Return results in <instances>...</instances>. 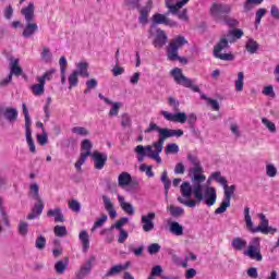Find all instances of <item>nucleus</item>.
Instances as JSON below:
<instances>
[{"label": "nucleus", "mask_w": 279, "mask_h": 279, "mask_svg": "<svg viewBox=\"0 0 279 279\" xmlns=\"http://www.w3.org/2000/svg\"><path fill=\"white\" fill-rule=\"evenodd\" d=\"M72 134H76V136H88L90 132L84 126H74L72 128Z\"/></svg>", "instance_id": "nucleus-52"}, {"label": "nucleus", "mask_w": 279, "mask_h": 279, "mask_svg": "<svg viewBox=\"0 0 279 279\" xmlns=\"http://www.w3.org/2000/svg\"><path fill=\"white\" fill-rule=\"evenodd\" d=\"M97 257L94 255L89 256L88 259L85 260L83 265H81L80 269L76 271L75 276L77 279H84L86 276H89L90 271H93V267H95V263Z\"/></svg>", "instance_id": "nucleus-8"}, {"label": "nucleus", "mask_w": 279, "mask_h": 279, "mask_svg": "<svg viewBox=\"0 0 279 279\" xmlns=\"http://www.w3.org/2000/svg\"><path fill=\"white\" fill-rule=\"evenodd\" d=\"M130 265H132V263L126 262L125 264H118L112 266L106 272V278H112V276H118V274H121L122 271H126V269H130Z\"/></svg>", "instance_id": "nucleus-16"}, {"label": "nucleus", "mask_w": 279, "mask_h": 279, "mask_svg": "<svg viewBox=\"0 0 279 279\" xmlns=\"http://www.w3.org/2000/svg\"><path fill=\"white\" fill-rule=\"evenodd\" d=\"M74 73L80 77H90V73L88 72V62L81 61L76 63V70H74Z\"/></svg>", "instance_id": "nucleus-22"}, {"label": "nucleus", "mask_w": 279, "mask_h": 279, "mask_svg": "<svg viewBox=\"0 0 279 279\" xmlns=\"http://www.w3.org/2000/svg\"><path fill=\"white\" fill-rule=\"evenodd\" d=\"M163 186H165V191H166V195H169V190L171 189V180H169V175L167 173V170H165L161 173V178H160Z\"/></svg>", "instance_id": "nucleus-42"}, {"label": "nucleus", "mask_w": 279, "mask_h": 279, "mask_svg": "<svg viewBox=\"0 0 279 279\" xmlns=\"http://www.w3.org/2000/svg\"><path fill=\"white\" fill-rule=\"evenodd\" d=\"M38 84H33L29 86V90L35 97H43L45 95V84L43 81H37Z\"/></svg>", "instance_id": "nucleus-26"}, {"label": "nucleus", "mask_w": 279, "mask_h": 279, "mask_svg": "<svg viewBox=\"0 0 279 279\" xmlns=\"http://www.w3.org/2000/svg\"><path fill=\"white\" fill-rule=\"evenodd\" d=\"M81 149L85 151V154H93L90 149H93V143L90 140H83L81 143Z\"/></svg>", "instance_id": "nucleus-55"}, {"label": "nucleus", "mask_w": 279, "mask_h": 279, "mask_svg": "<svg viewBox=\"0 0 279 279\" xmlns=\"http://www.w3.org/2000/svg\"><path fill=\"white\" fill-rule=\"evenodd\" d=\"M90 158L94 160L95 169L101 171L104 167H106V162H108V155L106 153H100L99 150H95L90 153Z\"/></svg>", "instance_id": "nucleus-11"}, {"label": "nucleus", "mask_w": 279, "mask_h": 279, "mask_svg": "<svg viewBox=\"0 0 279 279\" xmlns=\"http://www.w3.org/2000/svg\"><path fill=\"white\" fill-rule=\"evenodd\" d=\"M17 233L20 236H27V234H29V223L26 221H20L17 225Z\"/></svg>", "instance_id": "nucleus-37"}, {"label": "nucleus", "mask_w": 279, "mask_h": 279, "mask_svg": "<svg viewBox=\"0 0 279 279\" xmlns=\"http://www.w3.org/2000/svg\"><path fill=\"white\" fill-rule=\"evenodd\" d=\"M186 38L182 37V36H178L174 39H172V41L170 43V45L172 47H175L178 50L181 49V47H184V45H186Z\"/></svg>", "instance_id": "nucleus-45"}, {"label": "nucleus", "mask_w": 279, "mask_h": 279, "mask_svg": "<svg viewBox=\"0 0 279 279\" xmlns=\"http://www.w3.org/2000/svg\"><path fill=\"white\" fill-rule=\"evenodd\" d=\"M156 25H166L167 27H178V22L167 17V15L161 13H155L153 15V27Z\"/></svg>", "instance_id": "nucleus-10"}, {"label": "nucleus", "mask_w": 279, "mask_h": 279, "mask_svg": "<svg viewBox=\"0 0 279 279\" xmlns=\"http://www.w3.org/2000/svg\"><path fill=\"white\" fill-rule=\"evenodd\" d=\"M119 110H121V102H113L109 111V117H118Z\"/></svg>", "instance_id": "nucleus-63"}, {"label": "nucleus", "mask_w": 279, "mask_h": 279, "mask_svg": "<svg viewBox=\"0 0 279 279\" xmlns=\"http://www.w3.org/2000/svg\"><path fill=\"white\" fill-rule=\"evenodd\" d=\"M78 74L77 72L72 71V73H70L69 77H68V82H69V89L71 90V88H75V86H77V84H80V78H78Z\"/></svg>", "instance_id": "nucleus-38"}, {"label": "nucleus", "mask_w": 279, "mask_h": 279, "mask_svg": "<svg viewBox=\"0 0 279 279\" xmlns=\"http://www.w3.org/2000/svg\"><path fill=\"white\" fill-rule=\"evenodd\" d=\"M11 77L12 75H15L16 77L23 75V69L19 66V59H12L10 62V74Z\"/></svg>", "instance_id": "nucleus-31"}, {"label": "nucleus", "mask_w": 279, "mask_h": 279, "mask_svg": "<svg viewBox=\"0 0 279 279\" xmlns=\"http://www.w3.org/2000/svg\"><path fill=\"white\" fill-rule=\"evenodd\" d=\"M22 109L24 112L25 119V132L26 136L32 135V118H29V110L27 109V105L24 102L22 104Z\"/></svg>", "instance_id": "nucleus-25"}, {"label": "nucleus", "mask_w": 279, "mask_h": 279, "mask_svg": "<svg viewBox=\"0 0 279 279\" xmlns=\"http://www.w3.org/2000/svg\"><path fill=\"white\" fill-rule=\"evenodd\" d=\"M78 239L82 244V250L84 254L90 250V235H88V232L86 230H82L78 234Z\"/></svg>", "instance_id": "nucleus-21"}, {"label": "nucleus", "mask_w": 279, "mask_h": 279, "mask_svg": "<svg viewBox=\"0 0 279 279\" xmlns=\"http://www.w3.org/2000/svg\"><path fill=\"white\" fill-rule=\"evenodd\" d=\"M88 156H90V153H81L80 159L75 162V169L82 171V165L86 162Z\"/></svg>", "instance_id": "nucleus-53"}, {"label": "nucleus", "mask_w": 279, "mask_h": 279, "mask_svg": "<svg viewBox=\"0 0 279 279\" xmlns=\"http://www.w3.org/2000/svg\"><path fill=\"white\" fill-rule=\"evenodd\" d=\"M0 215L4 226H10V219L8 218V213H5V206H3V197L0 196Z\"/></svg>", "instance_id": "nucleus-44"}, {"label": "nucleus", "mask_w": 279, "mask_h": 279, "mask_svg": "<svg viewBox=\"0 0 279 279\" xmlns=\"http://www.w3.org/2000/svg\"><path fill=\"white\" fill-rule=\"evenodd\" d=\"M170 75L173 77L175 84L184 86V88H191L194 93H199V86L193 85V81L184 74H182V69L174 68L171 70Z\"/></svg>", "instance_id": "nucleus-6"}, {"label": "nucleus", "mask_w": 279, "mask_h": 279, "mask_svg": "<svg viewBox=\"0 0 279 279\" xmlns=\"http://www.w3.org/2000/svg\"><path fill=\"white\" fill-rule=\"evenodd\" d=\"M118 202L120 204V207L126 215H134V206L132 204L125 202V197L118 195Z\"/></svg>", "instance_id": "nucleus-28"}, {"label": "nucleus", "mask_w": 279, "mask_h": 279, "mask_svg": "<svg viewBox=\"0 0 279 279\" xmlns=\"http://www.w3.org/2000/svg\"><path fill=\"white\" fill-rule=\"evenodd\" d=\"M232 7L229 4L214 3L210 8V14L214 19H221L223 14H230Z\"/></svg>", "instance_id": "nucleus-9"}, {"label": "nucleus", "mask_w": 279, "mask_h": 279, "mask_svg": "<svg viewBox=\"0 0 279 279\" xmlns=\"http://www.w3.org/2000/svg\"><path fill=\"white\" fill-rule=\"evenodd\" d=\"M108 221V216L107 215H102L100 218H98L93 228H92V232H95V230H97V228H101V226H104V223H106Z\"/></svg>", "instance_id": "nucleus-57"}, {"label": "nucleus", "mask_w": 279, "mask_h": 279, "mask_svg": "<svg viewBox=\"0 0 279 279\" xmlns=\"http://www.w3.org/2000/svg\"><path fill=\"white\" fill-rule=\"evenodd\" d=\"M223 191H225V198L223 199H228L230 202V199H232V196L234 195V191H236V186L231 185L228 186V183L226 185L222 186Z\"/></svg>", "instance_id": "nucleus-43"}, {"label": "nucleus", "mask_w": 279, "mask_h": 279, "mask_svg": "<svg viewBox=\"0 0 279 279\" xmlns=\"http://www.w3.org/2000/svg\"><path fill=\"white\" fill-rule=\"evenodd\" d=\"M230 43H234V40H229L226 36L221 37L214 46V57L218 60H223L225 62H232V60H234V54L228 52Z\"/></svg>", "instance_id": "nucleus-3"}, {"label": "nucleus", "mask_w": 279, "mask_h": 279, "mask_svg": "<svg viewBox=\"0 0 279 279\" xmlns=\"http://www.w3.org/2000/svg\"><path fill=\"white\" fill-rule=\"evenodd\" d=\"M244 80H245V74L243 72H239L238 80L235 81L236 93H242L243 86H245Z\"/></svg>", "instance_id": "nucleus-40"}, {"label": "nucleus", "mask_w": 279, "mask_h": 279, "mask_svg": "<svg viewBox=\"0 0 279 279\" xmlns=\"http://www.w3.org/2000/svg\"><path fill=\"white\" fill-rule=\"evenodd\" d=\"M154 219H156V213L154 211L143 215L141 218L142 230H144L145 232H151L154 228H156Z\"/></svg>", "instance_id": "nucleus-12"}, {"label": "nucleus", "mask_w": 279, "mask_h": 279, "mask_svg": "<svg viewBox=\"0 0 279 279\" xmlns=\"http://www.w3.org/2000/svg\"><path fill=\"white\" fill-rule=\"evenodd\" d=\"M132 182V175L129 172H122L118 177V184L121 189H125V186H130Z\"/></svg>", "instance_id": "nucleus-29"}, {"label": "nucleus", "mask_w": 279, "mask_h": 279, "mask_svg": "<svg viewBox=\"0 0 279 279\" xmlns=\"http://www.w3.org/2000/svg\"><path fill=\"white\" fill-rule=\"evenodd\" d=\"M21 13L25 17L26 23L34 21V2H29L28 5L21 10Z\"/></svg>", "instance_id": "nucleus-27"}, {"label": "nucleus", "mask_w": 279, "mask_h": 279, "mask_svg": "<svg viewBox=\"0 0 279 279\" xmlns=\"http://www.w3.org/2000/svg\"><path fill=\"white\" fill-rule=\"evenodd\" d=\"M160 114H161V117H163V119H166V121H170L172 123L184 124V123H186V121H187L189 125H195V123H197V116L195 113H189L186 116L185 112L171 113L169 111L161 110Z\"/></svg>", "instance_id": "nucleus-4"}, {"label": "nucleus", "mask_w": 279, "mask_h": 279, "mask_svg": "<svg viewBox=\"0 0 279 279\" xmlns=\"http://www.w3.org/2000/svg\"><path fill=\"white\" fill-rule=\"evenodd\" d=\"M44 209H45V205L43 204V199L37 201V203H35V205L32 209V213L28 214V216H27L28 221L36 219V217H40V215H43Z\"/></svg>", "instance_id": "nucleus-20"}, {"label": "nucleus", "mask_w": 279, "mask_h": 279, "mask_svg": "<svg viewBox=\"0 0 279 279\" xmlns=\"http://www.w3.org/2000/svg\"><path fill=\"white\" fill-rule=\"evenodd\" d=\"M46 245H47V239L44 235H38L35 241V247L37 250H45Z\"/></svg>", "instance_id": "nucleus-56"}, {"label": "nucleus", "mask_w": 279, "mask_h": 279, "mask_svg": "<svg viewBox=\"0 0 279 279\" xmlns=\"http://www.w3.org/2000/svg\"><path fill=\"white\" fill-rule=\"evenodd\" d=\"M242 36H243V31L240 29V28H235V29L230 31L227 34V36H225V37L228 38V40H233V43H234V39H231V37H233L236 40H239V38H241Z\"/></svg>", "instance_id": "nucleus-49"}, {"label": "nucleus", "mask_w": 279, "mask_h": 279, "mask_svg": "<svg viewBox=\"0 0 279 279\" xmlns=\"http://www.w3.org/2000/svg\"><path fill=\"white\" fill-rule=\"evenodd\" d=\"M53 232L56 236L62 238V236H66L69 231H66V227L57 225L53 229Z\"/></svg>", "instance_id": "nucleus-58"}, {"label": "nucleus", "mask_w": 279, "mask_h": 279, "mask_svg": "<svg viewBox=\"0 0 279 279\" xmlns=\"http://www.w3.org/2000/svg\"><path fill=\"white\" fill-rule=\"evenodd\" d=\"M168 209L172 217H182V215H184V208L182 207L170 205Z\"/></svg>", "instance_id": "nucleus-50"}, {"label": "nucleus", "mask_w": 279, "mask_h": 279, "mask_svg": "<svg viewBox=\"0 0 279 279\" xmlns=\"http://www.w3.org/2000/svg\"><path fill=\"white\" fill-rule=\"evenodd\" d=\"M41 60L49 64L51 60H53V54L51 53V50L48 47H44L41 51Z\"/></svg>", "instance_id": "nucleus-46"}, {"label": "nucleus", "mask_w": 279, "mask_h": 279, "mask_svg": "<svg viewBox=\"0 0 279 279\" xmlns=\"http://www.w3.org/2000/svg\"><path fill=\"white\" fill-rule=\"evenodd\" d=\"M187 160L191 163L189 175L191 182H183L180 186L181 195L178 203L187 208H195L204 202L205 206H215L217 204V190L214 186L206 185V174H204V167L202 161L195 155H187Z\"/></svg>", "instance_id": "nucleus-1"}, {"label": "nucleus", "mask_w": 279, "mask_h": 279, "mask_svg": "<svg viewBox=\"0 0 279 279\" xmlns=\"http://www.w3.org/2000/svg\"><path fill=\"white\" fill-rule=\"evenodd\" d=\"M0 113L9 123H16L19 121V109L14 107H4L0 109Z\"/></svg>", "instance_id": "nucleus-13"}, {"label": "nucleus", "mask_w": 279, "mask_h": 279, "mask_svg": "<svg viewBox=\"0 0 279 279\" xmlns=\"http://www.w3.org/2000/svg\"><path fill=\"white\" fill-rule=\"evenodd\" d=\"M29 196L35 199V202H40L43 198L40 197V187L38 183H32L29 185Z\"/></svg>", "instance_id": "nucleus-34"}, {"label": "nucleus", "mask_w": 279, "mask_h": 279, "mask_svg": "<svg viewBox=\"0 0 279 279\" xmlns=\"http://www.w3.org/2000/svg\"><path fill=\"white\" fill-rule=\"evenodd\" d=\"M231 247H233L235 252H242V250L247 247V241L242 238H234L231 241Z\"/></svg>", "instance_id": "nucleus-32"}, {"label": "nucleus", "mask_w": 279, "mask_h": 279, "mask_svg": "<svg viewBox=\"0 0 279 279\" xmlns=\"http://www.w3.org/2000/svg\"><path fill=\"white\" fill-rule=\"evenodd\" d=\"M257 217L260 219V223L259 226L254 227V222H252V216H250V207L244 208V220L250 232L253 234H256V232H262V234H276V232H278V229L269 227V220L265 214H258Z\"/></svg>", "instance_id": "nucleus-2"}, {"label": "nucleus", "mask_w": 279, "mask_h": 279, "mask_svg": "<svg viewBox=\"0 0 279 279\" xmlns=\"http://www.w3.org/2000/svg\"><path fill=\"white\" fill-rule=\"evenodd\" d=\"M266 175H268V178H276V175H278V169L274 163L266 165Z\"/></svg>", "instance_id": "nucleus-54"}, {"label": "nucleus", "mask_w": 279, "mask_h": 279, "mask_svg": "<svg viewBox=\"0 0 279 279\" xmlns=\"http://www.w3.org/2000/svg\"><path fill=\"white\" fill-rule=\"evenodd\" d=\"M244 256H247L251 260H256L257 263L263 260V254H260V238H254L250 242L247 250L244 251Z\"/></svg>", "instance_id": "nucleus-7"}, {"label": "nucleus", "mask_w": 279, "mask_h": 279, "mask_svg": "<svg viewBox=\"0 0 279 279\" xmlns=\"http://www.w3.org/2000/svg\"><path fill=\"white\" fill-rule=\"evenodd\" d=\"M264 0H246L244 3V12H251L255 5H260Z\"/></svg>", "instance_id": "nucleus-48"}, {"label": "nucleus", "mask_w": 279, "mask_h": 279, "mask_svg": "<svg viewBox=\"0 0 279 279\" xmlns=\"http://www.w3.org/2000/svg\"><path fill=\"white\" fill-rule=\"evenodd\" d=\"M53 75H56V69H50L44 73L41 76L36 77V82H44V84H47V82H51L53 80Z\"/></svg>", "instance_id": "nucleus-35"}, {"label": "nucleus", "mask_w": 279, "mask_h": 279, "mask_svg": "<svg viewBox=\"0 0 279 279\" xmlns=\"http://www.w3.org/2000/svg\"><path fill=\"white\" fill-rule=\"evenodd\" d=\"M213 180L215 182H217L218 184H220V186H226L228 184V180L226 179V177L221 175V173L219 171L213 172L209 178H208V182H213Z\"/></svg>", "instance_id": "nucleus-33"}, {"label": "nucleus", "mask_w": 279, "mask_h": 279, "mask_svg": "<svg viewBox=\"0 0 279 279\" xmlns=\"http://www.w3.org/2000/svg\"><path fill=\"white\" fill-rule=\"evenodd\" d=\"M167 34L162 29H157L153 45L156 49H162L167 45Z\"/></svg>", "instance_id": "nucleus-18"}, {"label": "nucleus", "mask_w": 279, "mask_h": 279, "mask_svg": "<svg viewBox=\"0 0 279 279\" xmlns=\"http://www.w3.org/2000/svg\"><path fill=\"white\" fill-rule=\"evenodd\" d=\"M130 221V218L123 217L120 220H118L113 226H111V230L116 228V230H123V226Z\"/></svg>", "instance_id": "nucleus-61"}, {"label": "nucleus", "mask_w": 279, "mask_h": 279, "mask_svg": "<svg viewBox=\"0 0 279 279\" xmlns=\"http://www.w3.org/2000/svg\"><path fill=\"white\" fill-rule=\"evenodd\" d=\"M151 8H154V1L148 0L146 5L143 7L140 10V17H138V22L142 25H147L148 21H149V13L151 12Z\"/></svg>", "instance_id": "nucleus-14"}, {"label": "nucleus", "mask_w": 279, "mask_h": 279, "mask_svg": "<svg viewBox=\"0 0 279 279\" xmlns=\"http://www.w3.org/2000/svg\"><path fill=\"white\" fill-rule=\"evenodd\" d=\"M191 0H166V5L172 14H177L178 10L184 8Z\"/></svg>", "instance_id": "nucleus-17"}, {"label": "nucleus", "mask_w": 279, "mask_h": 279, "mask_svg": "<svg viewBox=\"0 0 279 279\" xmlns=\"http://www.w3.org/2000/svg\"><path fill=\"white\" fill-rule=\"evenodd\" d=\"M47 217H53L56 223H64V214H62V209L60 207L49 209L47 211Z\"/></svg>", "instance_id": "nucleus-23"}, {"label": "nucleus", "mask_w": 279, "mask_h": 279, "mask_svg": "<svg viewBox=\"0 0 279 279\" xmlns=\"http://www.w3.org/2000/svg\"><path fill=\"white\" fill-rule=\"evenodd\" d=\"M158 148H161L160 154H162V149H165V142L161 137H159L158 141L154 142L151 145H137L134 148V151L137 155L138 162H143V160H145V156L148 157V154H156V151H158Z\"/></svg>", "instance_id": "nucleus-5"}, {"label": "nucleus", "mask_w": 279, "mask_h": 279, "mask_svg": "<svg viewBox=\"0 0 279 279\" xmlns=\"http://www.w3.org/2000/svg\"><path fill=\"white\" fill-rule=\"evenodd\" d=\"M167 58L171 62H175V60H180V56H178V48L169 44L167 49Z\"/></svg>", "instance_id": "nucleus-36"}, {"label": "nucleus", "mask_w": 279, "mask_h": 279, "mask_svg": "<svg viewBox=\"0 0 279 279\" xmlns=\"http://www.w3.org/2000/svg\"><path fill=\"white\" fill-rule=\"evenodd\" d=\"M68 267H69V259L59 260L54 264V271H57V274H63L64 271H66Z\"/></svg>", "instance_id": "nucleus-39"}, {"label": "nucleus", "mask_w": 279, "mask_h": 279, "mask_svg": "<svg viewBox=\"0 0 279 279\" xmlns=\"http://www.w3.org/2000/svg\"><path fill=\"white\" fill-rule=\"evenodd\" d=\"M162 128L158 126V124L150 122L148 128L145 130V134H151V132H158L159 136H162Z\"/></svg>", "instance_id": "nucleus-51"}, {"label": "nucleus", "mask_w": 279, "mask_h": 279, "mask_svg": "<svg viewBox=\"0 0 279 279\" xmlns=\"http://www.w3.org/2000/svg\"><path fill=\"white\" fill-rule=\"evenodd\" d=\"M69 208L73 213H80V210H82V204H80V201L77 199H72L69 202Z\"/></svg>", "instance_id": "nucleus-60"}, {"label": "nucleus", "mask_w": 279, "mask_h": 279, "mask_svg": "<svg viewBox=\"0 0 279 279\" xmlns=\"http://www.w3.org/2000/svg\"><path fill=\"white\" fill-rule=\"evenodd\" d=\"M102 204L110 219H114L117 217V209H114V204H112V201L108 195H102Z\"/></svg>", "instance_id": "nucleus-19"}, {"label": "nucleus", "mask_w": 279, "mask_h": 279, "mask_svg": "<svg viewBox=\"0 0 279 279\" xmlns=\"http://www.w3.org/2000/svg\"><path fill=\"white\" fill-rule=\"evenodd\" d=\"M169 231L171 234H174V236H182L184 234V227L178 221H172L169 223Z\"/></svg>", "instance_id": "nucleus-30"}, {"label": "nucleus", "mask_w": 279, "mask_h": 279, "mask_svg": "<svg viewBox=\"0 0 279 279\" xmlns=\"http://www.w3.org/2000/svg\"><path fill=\"white\" fill-rule=\"evenodd\" d=\"M246 51L248 53H256V51H258V43L256 40H254L253 38H250L247 41H246Z\"/></svg>", "instance_id": "nucleus-41"}, {"label": "nucleus", "mask_w": 279, "mask_h": 279, "mask_svg": "<svg viewBox=\"0 0 279 279\" xmlns=\"http://www.w3.org/2000/svg\"><path fill=\"white\" fill-rule=\"evenodd\" d=\"M37 32H38V24L34 22H26V26L22 33V36L24 38H32V36H34V34Z\"/></svg>", "instance_id": "nucleus-24"}, {"label": "nucleus", "mask_w": 279, "mask_h": 279, "mask_svg": "<svg viewBox=\"0 0 279 279\" xmlns=\"http://www.w3.org/2000/svg\"><path fill=\"white\" fill-rule=\"evenodd\" d=\"M262 123L267 128V130H269V132H271L272 134L276 133V124L269 119L263 118Z\"/></svg>", "instance_id": "nucleus-62"}, {"label": "nucleus", "mask_w": 279, "mask_h": 279, "mask_svg": "<svg viewBox=\"0 0 279 279\" xmlns=\"http://www.w3.org/2000/svg\"><path fill=\"white\" fill-rule=\"evenodd\" d=\"M147 252H148V254H150V256H154V254H158V252H160V244L153 243V244L148 245Z\"/></svg>", "instance_id": "nucleus-64"}, {"label": "nucleus", "mask_w": 279, "mask_h": 279, "mask_svg": "<svg viewBox=\"0 0 279 279\" xmlns=\"http://www.w3.org/2000/svg\"><path fill=\"white\" fill-rule=\"evenodd\" d=\"M184 136V131H182V129H178V130H173V129H163L161 131V136H159L161 138V141L165 143L166 138H180Z\"/></svg>", "instance_id": "nucleus-15"}, {"label": "nucleus", "mask_w": 279, "mask_h": 279, "mask_svg": "<svg viewBox=\"0 0 279 279\" xmlns=\"http://www.w3.org/2000/svg\"><path fill=\"white\" fill-rule=\"evenodd\" d=\"M166 154L169 156V154H178L180 151V146L175 143L168 144L165 148Z\"/></svg>", "instance_id": "nucleus-59"}, {"label": "nucleus", "mask_w": 279, "mask_h": 279, "mask_svg": "<svg viewBox=\"0 0 279 279\" xmlns=\"http://www.w3.org/2000/svg\"><path fill=\"white\" fill-rule=\"evenodd\" d=\"M230 208V201L223 198L220 206L215 210V215H223Z\"/></svg>", "instance_id": "nucleus-47"}]
</instances>
